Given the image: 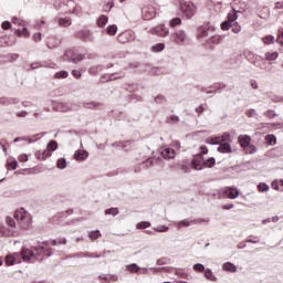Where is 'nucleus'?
<instances>
[{
    "mask_svg": "<svg viewBox=\"0 0 283 283\" xmlns=\"http://www.w3.org/2000/svg\"><path fill=\"white\" fill-rule=\"evenodd\" d=\"M17 222L20 229H30L32 227V216L28 213L25 208L15 210L13 218L6 217L7 227L0 223V238H12L17 235Z\"/></svg>",
    "mask_w": 283,
    "mask_h": 283,
    "instance_id": "1",
    "label": "nucleus"
},
{
    "mask_svg": "<svg viewBox=\"0 0 283 283\" xmlns=\"http://www.w3.org/2000/svg\"><path fill=\"white\" fill-rule=\"evenodd\" d=\"M56 244H59V240L51 239L39 243L36 247L24 248L22 250L23 258L29 262H43V260H48V258L54 255V249L52 247H56Z\"/></svg>",
    "mask_w": 283,
    "mask_h": 283,
    "instance_id": "2",
    "label": "nucleus"
},
{
    "mask_svg": "<svg viewBox=\"0 0 283 283\" xmlns=\"http://www.w3.org/2000/svg\"><path fill=\"white\" fill-rule=\"evenodd\" d=\"M85 56L92 61L98 55L96 53H75L73 49H67L63 54V59L67 61V63H81V61H84Z\"/></svg>",
    "mask_w": 283,
    "mask_h": 283,
    "instance_id": "3",
    "label": "nucleus"
},
{
    "mask_svg": "<svg viewBox=\"0 0 283 283\" xmlns=\"http://www.w3.org/2000/svg\"><path fill=\"white\" fill-rule=\"evenodd\" d=\"M178 8L181 17L184 19H193L196 17V12L198 10V7L193 3V1H179Z\"/></svg>",
    "mask_w": 283,
    "mask_h": 283,
    "instance_id": "4",
    "label": "nucleus"
},
{
    "mask_svg": "<svg viewBox=\"0 0 283 283\" xmlns=\"http://www.w3.org/2000/svg\"><path fill=\"white\" fill-rule=\"evenodd\" d=\"M24 249H28V247H22L21 253H19V252L9 253L4 259V265L6 266H14V264H21V262H29L30 264H34V262L28 261L23 256Z\"/></svg>",
    "mask_w": 283,
    "mask_h": 283,
    "instance_id": "5",
    "label": "nucleus"
},
{
    "mask_svg": "<svg viewBox=\"0 0 283 283\" xmlns=\"http://www.w3.org/2000/svg\"><path fill=\"white\" fill-rule=\"evenodd\" d=\"M202 222L209 224L211 220L209 218L182 219L180 221H172V226L176 227L178 231H180V229L191 227L192 224H202Z\"/></svg>",
    "mask_w": 283,
    "mask_h": 283,
    "instance_id": "6",
    "label": "nucleus"
},
{
    "mask_svg": "<svg viewBox=\"0 0 283 283\" xmlns=\"http://www.w3.org/2000/svg\"><path fill=\"white\" fill-rule=\"evenodd\" d=\"M170 41L175 45H187L189 43V35L186 30L179 29L170 34Z\"/></svg>",
    "mask_w": 283,
    "mask_h": 283,
    "instance_id": "7",
    "label": "nucleus"
},
{
    "mask_svg": "<svg viewBox=\"0 0 283 283\" xmlns=\"http://www.w3.org/2000/svg\"><path fill=\"white\" fill-rule=\"evenodd\" d=\"M136 163H140V166L143 169H151L156 163H160V157L154 158V157H147V155L139 153L138 157L135 158Z\"/></svg>",
    "mask_w": 283,
    "mask_h": 283,
    "instance_id": "8",
    "label": "nucleus"
},
{
    "mask_svg": "<svg viewBox=\"0 0 283 283\" xmlns=\"http://www.w3.org/2000/svg\"><path fill=\"white\" fill-rule=\"evenodd\" d=\"M11 22L14 25H19L22 29H14V36H23L24 39H30V30L25 28V21L20 20L17 17H12Z\"/></svg>",
    "mask_w": 283,
    "mask_h": 283,
    "instance_id": "9",
    "label": "nucleus"
},
{
    "mask_svg": "<svg viewBox=\"0 0 283 283\" xmlns=\"http://www.w3.org/2000/svg\"><path fill=\"white\" fill-rule=\"evenodd\" d=\"M158 4L154 2L153 4H146L142 8V17L145 21H151L158 14Z\"/></svg>",
    "mask_w": 283,
    "mask_h": 283,
    "instance_id": "10",
    "label": "nucleus"
},
{
    "mask_svg": "<svg viewBox=\"0 0 283 283\" xmlns=\"http://www.w3.org/2000/svg\"><path fill=\"white\" fill-rule=\"evenodd\" d=\"M243 56L244 59H247V61H249V63H252L254 67H260V70H264V67H262V61H264V57L262 55H258L250 50H244Z\"/></svg>",
    "mask_w": 283,
    "mask_h": 283,
    "instance_id": "11",
    "label": "nucleus"
},
{
    "mask_svg": "<svg viewBox=\"0 0 283 283\" xmlns=\"http://www.w3.org/2000/svg\"><path fill=\"white\" fill-rule=\"evenodd\" d=\"M219 198H230V200H235V198L240 197V190L238 187L228 186L226 188H221L218 192Z\"/></svg>",
    "mask_w": 283,
    "mask_h": 283,
    "instance_id": "12",
    "label": "nucleus"
},
{
    "mask_svg": "<svg viewBox=\"0 0 283 283\" xmlns=\"http://www.w3.org/2000/svg\"><path fill=\"white\" fill-rule=\"evenodd\" d=\"M209 32H216V27L211 22L206 21L201 25L197 27V39H207Z\"/></svg>",
    "mask_w": 283,
    "mask_h": 283,
    "instance_id": "13",
    "label": "nucleus"
},
{
    "mask_svg": "<svg viewBox=\"0 0 283 283\" xmlns=\"http://www.w3.org/2000/svg\"><path fill=\"white\" fill-rule=\"evenodd\" d=\"M163 271L166 273H175L177 277H181V280H189L190 275L187 273V269L185 268H174V266H163Z\"/></svg>",
    "mask_w": 283,
    "mask_h": 283,
    "instance_id": "14",
    "label": "nucleus"
},
{
    "mask_svg": "<svg viewBox=\"0 0 283 283\" xmlns=\"http://www.w3.org/2000/svg\"><path fill=\"white\" fill-rule=\"evenodd\" d=\"M224 88H227V84L217 82L208 87H200L199 90L205 94H220Z\"/></svg>",
    "mask_w": 283,
    "mask_h": 283,
    "instance_id": "15",
    "label": "nucleus"
},
{
    "mask_svg": "<svg viewBox=\"0 0 283 283\" xmlns=\"http://www.w3.org/2000/svg\"><path fill=\"white\" fill-rule=\"evenodd\" d=\"M118 43H132L136 41V33L132 30H126L117 35Z\"/></svg>",
    "mask_w": 283,
    "mask_h": 283,
    "instance_id": "16",
    "label": "nucleus"
},
{
    "mask_svg": "<svg viewBox=\"0 0 283 283\" xmlns=\"http://www.w3.org/2000/svg\"><path fill=\"white\" fill-rule=\"evenodd\" d=\"M190 165L196 171H202V169H205V156H202V154L193 155Z\"/></svg>",
    "mask_w": 283,
    "mask_h": 283,
    "instance_id": "17",
    "label": "nucleus"
},
{
    "mask_svg": "<svg viewBox=\"0 0 283 283\" xmlns=\"http://www.w3.org/2000/svg\"><path fill=\"white\" fill-rule=\"evenodd\" d=\"M159 154L164 160H174L178 153L170 146H164L159 149Z\"/></svg>",
    "mask_w": 283,
    "mask_h": 283,
    "instance_id": "18",
    "label": "nucleus"
},
{
    "mask_svg": "<svg viewBox=\"0 0 283 283\" xmlns=\"http://www.w3.org/2000/svg\"><path fill=\"white\" fill-rule=\"evenodd\" d=\"M46 135H48V132H41L35 135H31L29 137H15L13 139V143H20V140H28L30 145L32 143H36L38 140H41V138H43V136H46Z\"/></svg>",
    "mask_w": 283,
    "mask_h": 283,
    "instance_id": "19",
    "label": "nucleus"
},
{
    "mask_svg": "<svg viewBox=\"0 0 283 283\" xmlns=\"http://www.w3.org/2000/svg\"><path fill=\"white\" fill-rule=\"evenodd\" d=\"M224 36L220 34L211 35L208 40H206V48L208 50H213L214 45H220L222 43Z\"/></svg>",
    "mask_w": 283,
    "mask_h": 283,
    "instance_id": "20",
    "label": "nucleus"
},
{
    "mask_svg": "<svg viewBox=\"0 0 283 283\" xmlns=\"http://www.w3.org/2000/svg\"><path fill=\"white\" fill-rule=\"evenodd\" d=\"M150 33L161 38L169 36V28H167V25L165 24H159L157 27L151 28Z\"/></svg>",
    "mask_w": 283,
    "mask_h": 283,
    "instance_id": "21",
    "label": "nucleus"
},
{
    "mask_svg": "<svg viewBox=\"0 0 283 283\" xmlns=\"http://www.w3.org/2000/svg\"><path fill=\"white\" fill-rule=\"evenodd\" d=\"M17 44V35L0 36V48H12Z\"/></svg>",
    "mask_w": 283,
    "mask_h": 283,
    "instance_id": "22",
    "label": "nucleus"
},
{
    "mask_svg": "<svg viewBox=\"0 0 283 283\" xmlns=\"http://www.w3.org/2000/svg\"><path fill=\"white\" fill-rule=\"evenodd\" d=\"M74 213V209H69L66 211L59 212L56 216L50 219L52 224H61L63 218H67V216H72Z\"/></svg>",
    "mask_w": 283,
    "mask_h": 283,
    "instance_id": "23",
    "label": "nucleus"
},
{
    "mask_svg": "<svg viewBox=\"0 0 283 283\" xmlns=\"http://www.w3.org/2000/svg\"><path fill=\"white\" fill-rule=\"evenodd\" d=\"M75 39H80V41H94V35L90 30H80L74 34Z\"/></svg>",
    "mask_w": 283,
    "mask_h": 283,
    "instance_id": "24",
    "label": "nucleus"
},
{
    "mask_svg": "<svg viewBox=\"0 0 283 283\" xmlns=\"http://www.w3.org/2000/svg\"><path fill=\"white\" fill-rule=\"evenodd\" d=\"M73 158L77 163H85V160L90 158V153L85 149H77L75 150Z\"/></svg>",
    "mask_w": 283,
    "mask_h": 283,
    "instance_id": "25",
    "label": "nucleus"
},
{
    "mask_svg": "<svg viewBox=\"0 0 283 283\" xmlns=\"http://www.w3.org/2000/svg\"><path fill=\"white\" fill-rule=\"evenodd\" d=\"M217 145V151H219V154H233V147H231V144L219 142Z\"/></svg>",
    "mask_w": 283,
    "mask_h": 283,
    "instance_id": "26",
    "label": "nucleus"
},
{
    "mask_svg": "<svg viewBox=\"0 0 283 283\" xmlns=\"http://www.w3.org/2000/svg\"><path fill=\"white\" fill-rule=\"evenodd\" d=\"M39 67H56V63L54 62H33L30 64L29 70H39Z\"/></svg>",
    "mask_w": 283,
    "mask_h": 283,
    "instance_id": "27",
    "label": "nucleus"
},
{
    "mask_svg": "<svg viewBox=\"0 0 283 283\" xmlns=\"http://www.w3.org/2000/svg\"><path fill=\"white\" fill-rule=\"evenodd\" d=\"M98 280H101L102 283L118 282V275H116V274H101V275H98Z\"/></svg>",
    "mask_w": 283,
    "mask_h": 283,
    "instance_id": "28",
    "label": "nucleus"
},
{
    "mask_svg": "<svg viewBox=\"0 0 283 283\" xmlns=\"http://www.w3.org/2000/svg\"><path fill=\"white\" fill-rule=\"evenodd\" d=\"M251 135H240L238 143L242 149L247 148L251 144Z\"/></svg>",
    "mask_w": 283,
    "mask_h": 283,
    "instance_id": "29",
    "label": "nucleus"
},
{
    "mask_svg": "<svg viewBox=\"0 0 283 283\" xmlns=\"http://www.w3.org/2000/svg\"><path fill=\"white\" fill-rule=\"evenodd\" d=\"M179 169H181L184 174H191V169H193V167L191 166V161L184 159L179 163Z\"/></svg>",
    "mask_w": 283,
    "mask_h": 283,
    "instance_id": "30",
    "label": "nucleus"
},
{
    "mask_svg": "<svg viewBox=\"0 0 283 283\" xmlns=\"http://www.w3.org/2000/svg\"><path fill=\"white\" fill-rule=\"evenodd\" d=\"M19 103V98L17 97H0V105H4L8 107V105H17Z\"/></svg>",
    "mask_w": 283,
    "mask_h": 283,
    "instance_id": "31",
    "label": "nucleus"
},
{
    "mask_svg": "<svg viewBox=\"0 0 283 283\" xmlns=\"http://www.w3.org/2000/svg\"><path fill=\"white\" fill-rule=\"evenodd\" d=\"M203 276L206 280H209V282H218V276L213 274V271L210 268L203 270Z\"/></svg>",
    "mask_w": 283,
    "mask_h": 283,
    "instance_id": "32",
    "label": "nucleus"
},
{
    "mask_svg": "<svg viewBox=\"0 0 283 283\" xmlns=\"http://www.w3.org/2000/svg\"><path fill=\"white\" fill-rule=\"evenodd\" d=\"M55 21H57L61 28H70L72 25V18L70 17L55 18Z\"/></svg>",
    "mask_w": 283,
    "mask_h": 283,
    "instance_id": "33",
    "label": "nucleus"
},
{
    "mask_svg": "<svg viewBox=\"0 0 283 283\" xmlns=\"http://www.w3.org/2000/svg\"><path fill=\"white\" fill-rule=\"evenodd\" d=\"M51 156H52V153L49 149L43 151L41 150L35 151V158L38 160H48V158H50Z\"/></svg>",
    "mask_w": 283,
    "mask_h": 283,
    "instance_id": "34",
    "label": "nucleus"
},
{
    "mask_svg": "<svg viewBox=\"0 0 283 283\" xmlns=\"http://www.w3.org/2000/svg\"><path fill=\"white\" fill-rule=\"evenodd\" d=\"M219 136V143H228L231 145V143H233V136H231V133L229 132H224Z\"/></svg>",
    "mask_w": 283,
    "mask_h": 283,
    "instance_id": "35",
    "label": "nucleus"
},
{
    "mask_svg": "<svg viewBox=\"0 0 283 283\" xmlns=\"http://www.w3.org/2000/svg\"><path fill=\"white\" fill-rule=\"evenodd\" d=\"M277 59H280V53L277 51H273V52H265L263 61H277Z\"/></svg>",
    "mask_w": 283,
    "mask_h": 283,
    "instance_id": "36",
    "label": "nucleus"
},
{
    "mask_svg": "<svg viewBox=\"0 0 283 283\" xmlns=\"http://www.w3.org/2000/svg\"><path fill=\"white\" fill-rule=\"evenodd\" d=\"M222 271H226L228 273H237L238 272V266L233 264L232 262H226L222 264Z\"/></svg>",
    "mask_w": 283,
    "mask_h": 283,
    "instance_id": "37",
    "label": "nucleus"
},
{
    "mask_svg": "<svg viewBox=\"0 0 283 283\" xmlns=\"http://www.w3.org/2000/svg\"><path fill=\"white\" fill-rule=\"evenodd\" d=\"M82 105H83L84 109H98V107L103 106L102 103L94 102V101H92V102H83Z\"/></svg>",
    "mask_w": 283,
    "mask_h": 283,
    "instance_id": "38",
    "label": "nucleus"
},
{
    "mask_svg": "<svg viewBox=\"0 0 283 283\" xmlns=\"http://www.w3.org/2000/svg\"><path fill=\"white\" fill-rule=\"evenodd\" d=\"M0 59L7 61V63H14L19 59V53H8L4 55H0Z\"/></svg>",
    "mask_w": 283,
    "mask_h": 283,
    "instance_id": "39",
    "label": "nucleus"
},
{
    "mask_svg": "<svg viewBox=\"0 0 283 283\" xmlns=\"http://www.w3.org/2000/svg\"><path fill=\"white\" fill-rule=\"evenodd\" d=\"M107 23H109V18L105 14L99 15L96 20L97 28H105Z\"/></svg>",
    "mask_w": 283,
    "mask_h": 283,
    "instance_id": "40",
    "label": "nucleus"
},
{
    "mask_svg": "<svg viewBox=\"0 0 283 283\" xmlns=\"http://www.w3.org/2000/svg\"><path fill=\"white\" fill-rule=\"evenodd\" d=\"M19 168V161L17 158H10L7 160V169H12V171H17Z\"/></svg>",
    "mask_w": 283,
    "mask_h": 283,
    "instance_id": "41",
    "label": "nucleus"
},
{
    "mask_svg": "<svg viewBox=\"0 0 283 283\" xmlns=\"http://www.w3.org/2000/svg\"><path fill=\"white\" fill-rule=\"evenodd\" d=\"M264 139L266 145H271L272 147L274 145H277V137L275 136V134H268L265 135Z\"/></svg>",
    "mask_w": 283,
    "mask_h": 283,
    "instance_id": "42",
    "label": "nucleus"
},
{
    "mask_svg": "<svg viewBox=\"0 0 283 283\" xmlns=\"http://www.w3.org/2000/svg\"><path fill=\"white\" fill-rule=\"evenodd\" d=\"M166 45L164 42H158L150 46V51H153L155 54H158L165 50Z\"/></svg>",
    "mask_w": 283,
    "mask_h": 283,
    "instance_id": "43",
    "label": "nucleus"
},
{
    "mask_svg": "<svg viewBox=\"0 0 283 283\" xmlns=\"http://www.w3.org/2000/svg\"><path fill=\"white\" fill-rule=\"evenodd\" d=\"M99 72H103V65H95L88 69V74L91 76H98Z\"/></svg>",
    "mask_w": 283,
    "mask_h": 283,
    "instance_id": "44",
    "label": "nucleus"
},
{
    "mask_svg": "<svg viewBox=\"0 0 283 283\" xmlns=\"http://www.w3.org/2000/svg\"><path fill=\"white\" fill-rule=\"evenodd\" d=\"M105 216H113V218H115V216H118V213H120V210H118V207H111L104 210Z\"/></svg>",
    "mask_w": 283,
    "mask_h": 283,
    "instance_id": "45",
    "label": "nucleus"
},
{
    "mask_svg": "<svg viewBox=\"0 0 283 283\" xmlns=\"http://www.w3.org/2000/svg\"><path fill=\"white\" fill-rule=\"evenodd\" d=\"M169 28H178L179 25H182V19L180 17L172 18L169 23Z\"/></svg>",
    "mask_w": 283,
    "mask_h": 283,
    "instance_id": "46",
    "label": "nucleus"
},
{
    "mask_svg": "<svg viewBox=\"0 0 283 283\" xmlns=\"http://www.w3.org/2000/svg\"><path fill=\"white\" fill-rule=\"evenodd\" d=\"M271 156L280 158L283 155V146L274 147L270 150Z\"/></svg>",
    "mask_w": 283,
    "mask_h": 283,
    "instance_id": "47",
    "label": "nucleus"
},
{
    "mask_svg": "<svg viewBox=\"0 0 283 283\" xmlns=\"http://www.w3.org/2000/svg\"><path fill=\"white\" fill-rule=\"evenodd\" d=\"M46 149L52 154L53 151H56L59 149V143L54 139L49 140L46 145Z\"/></svg>",
    "mask_w": 283,
    "mask_h": 283,
    "instance_id": "48",
    "label": "nucleus"
},
{
    "mask_svg": "<svg viewBox=\"0 0 283 283\" xmlns=\"http://www.w3.org/2000/svg\"><path fill=\"white\" fill-rule=\"evenodd\" d=\"M106 34H109V36H114L116 35V33L118 32V25L116 24H109L106 29H105Z\"/></svg>",
    "mask_w": 283,
    "mask_h": 283,
    "instance_id": "49",
    "label": "nucleus"
},
{
    "mask_svg": "<svg viewBox=\"0 0 283 283\" xmlns=\"http://www.w3.org/2000/svg\"><path fill=\"white\" fill-rule=\"evenodd\" d=\"M179 120H180V117L178 115H169L166 118L167 125H178Z\"/></svg>",
    "mask_w": 283,
    "mask_h": 283,
    "instance_id": "50",
    "label": "nucleus"
},
{
    "mask_svg": "<svg viewBox=\"0 0 283 283\" xmlns=\"http://www.w3.org/2000/svg\"><path fill=\"white\" fill-rule=\"evenodd\" d=\"M227 21L230 23H238V11L233 10L228 13Z\"/></svg>",
    "mask_w": 283,
    "mask_h": 283,
    "instance_id": "51",
    "label": "nucleus"
},
{
    "mask_svg": "<svg viewBox=\"0 0 283 283\" xmlns=\"http://www.w3.org/2000/svg\"><path fill=\"white\" fill-rule=\"evenodd\" d=\"M256 188H258L259 193H266V191H269V189H271V187L266 182H259Z\"/></svg>",
    "mask_w": 283,
    "mask_h": 283,
    "instance_id": "52",
    "label": "nucleus"
},
{
    "mask_svg": "<svg viewBox=\"0 0 283 283\" xmlns=\"http://www.w3.org/2000/svg\"><path fill=\"white\" fill-rule=\"evenodd\" d=\"M207 145H220V137L219 135L217 136H210L206 138Z\"/></svg>",
    "mask_w": 283,
    "mask_h": 283,
    "instance_id": "53",
    "label": "nucleus"
},
{
    "mask_svg": "<svg viewBox=\"0 0 283 283\" xmlns=\"http://www.w3.org/2000/svg\"><path fill=\"white\" fill-rule=\"evenodd\" d=\"M157 266H165V264H171V259L168 256H161L156 261Z\"/></svg>",
    "mask_w": 283,
    "mask_h": 283,
    "instance_id": "54",
    "label": "nucleus"
},
{
    "mask_svg": "<svg viewBox=\"0 0 283 283\" xmlns=\"http://www.w3.org/2000/svg\"><path fill=\"white\" fill-rule=\"evenodd\" d=\"M262 42L264 45H273L275 43V36L268 34L262 38Z\"/></svg>",
    "mask_w": 283,
    "mask_h": 283,
    "instance_id": "55",
    "label": "nucleus"
},
{
    "mask_svg": "<svg viewBox=\"0 0 283 283\" xmlns=\"http://www.w3.org/2000/svg\"><path fill=\"white\" fill-rule=\"evenodd\" d=\"M244 154L247 155H253L258 151V147L255 145H253L252 143H250V145L247 148H243Z\"/></svg>",
    "mask_w": 283,
    "mask_h": 283,
    "instance_id": "56",
    "label": "nucleus"
},
{
    "mask_svg": "<svg viewBox=\"0 0 283 283\" xmlns=\"http://www.w3.org/2000/svg\"><path fill=\"white\" fill-rule=\"evenodd\" d=\"M124 90H126V92H129L130 94L134 92H138V84L137 83L126 84Z\"/></svg>",
    "mask_w": 283,
    "mask_h": 283,
    "instance_id": "57",
    "label": "nucleus"
},
{
    "mask_svg": "<svg viewBox=\"0 0 283 283\" xmlns=\"http://www.w3.org/2000/svg\"><path fill=\"white\" fill-rule=\"evenodd\" d=\"M154 103L157 105H165L167 103V98L163 94H158L157 96L154 97Z\"/></svg>",
    "mask_w": 283,
    "mask_h": 283,
    "instance_id": "58",
    "label": "nucleus"
},
{
    "mask_svg": "<svg viewBox=\"0 0 283 283\" xmlns=\"http://www.w3.org/2000/svg\"><path fill=\"white\" fill-rule=\"evenodd\" d=\"M138 270H140V266L137 263L126 265V271H129L130 273H138Z\"/></svg>",
    "mask_w": 283,
    "mask_h": 283,
    "instance_id": "59",
    "label": "nucleus"
},
{
    "mask_svg": "<svg viewBox=\"0 0 283 283\" xmlns=\"http://www.w3.org/2000/svg\"><path fill=\"white\" fill-rule=\"evenodd\" d=\"M212 169V167H216V157H210L208 159H205V168Z\"/></svg>",
    "mask_w": 283,
    "mask_h": 283,
    "instance_id": "60",
    "label": "nucleus"
},
{
    "mask_svg": "<svg viewBox=\"0 0 283 283\" xmlns=\"http://www.w3.org/2000/svg\"><path fill=\"white\" fill-rule=\"evenodd\" d=\"M114 1H108V2H105L102 7V11L103 12H111L112 9L114 8Z\"/></svg>",
    "mask_w": 283,
    "mask_h": 283,
    "instance_id": "61",
    "label": "nucleus"
},
{
    "mask_svg": "<svg viewBox=\"0 0 283 283\" xmlns=\"http://www.w3.org/2000/svg\"><path fill=\"white\" fill-rule=\"evenodd\" d=\"M57 169H65L67 167V159L59 158L56 161Z\"/></svg>",
    "mask_w": 283,
    "mask_h": 283,
    "instance_id": "62",
    "label": "nucleus"
},
{
    "mask_svg": "<svg viewBox=\"0 0 283 283\" xmlns=\"http://www.w3.org/2000/svg\"><path fill=\"white\" fill-rule=\"evenodd\" d=\"M70 76V73L65 70H61L54 74V78H67Z\"/></svg>",
    "mask_w": 283,
    "mask_h": 283,
    "instance_id": "63",
    "label": "nucleus"
},
{
    "mask_svg": "<svg viewBox=\"0 0 283 283\" xmlns=\"http://www.w3.org/2000/svg\"><path fill=\"white\" fill-rule=\"evenodd\" d=\"M90 240H98L101 238V230H92L88 232Z\"/></svg>",
    "mask_w": 283,
    "mask_h": 283,
    "instance_id": "64",
    "label": "nucleus"
}]
</instances>
